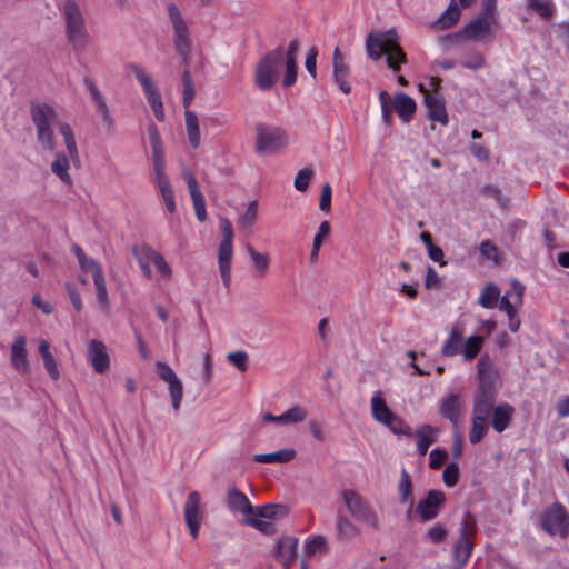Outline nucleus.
I'll return each mask as SVG.
<instances>
[{
    "mask_svg": "<svg viewBox=\"0 0 569 569\" xmlns=\"http://www.w3.org/2000/svg\"><path fill=\"white\" fill-rule=\"evenodd\" d=\"M30 116L36 128L37 141L43 150H56L57 140L53 129L58 128L63 138L67 153L56 152L51 163V172L64 184L71 186L70 162L79 161V151L72 128L69 123L59 121L56 109L47 103H31Z\"/></svg>",
    "mask_w": 569,
    "mask_h": 569,
    "instance_id": "1",
    "label": "nucleus"
},
{
    "mask_svg": "<svg viewBox=\"0 0 569 569\" xmlns=\"http://www.w3.org/2000/svg\"><path fill=\"white\" fill-rule=\"evenodd\" d=\"M399 41L400 38L393 28L382 32H370L366 39V51L373 61L380 60L385 54L388 67L397 72L400 66L407 62Z\"/></svg>",
    "mask_w": 569,
    "mask_h": 569,
    "instance_id": "2",
    "label": "nucleus"
},
{
    "mask_svg": "<svg viewBox=\"0 0 569 569\" xmlns=\"http://www.w3.org/2000/svg\"><path fill=\"white\" fill-rule=\"evenodd\" d=\"M67 41L76 50H84L91 43L81 6L76 0H64L61 8Z\"/></svg>",
    "mask_w": 569,
    "mask_h": 569,
    "instance_id": "3",
    "label": "nucleus"
},
{
    "mask_svg": "<svg viewBox=\"0 0 569 569\" xmlns=\"http://www.w3.org/2000/svg\"><path fill=\"white\" fill-rule=\"evenodd\" d=\"M340 496L343 506L353 519L372 530L380 529L378 513L362 495L353 489H343L341 490Z\"/></svg>",
    "mask_w": 569,
    "mask_h": 569,
    "instance_id": "4",
    "label": "nucleus"
},
{
    "mask_svg": "<svg viewBox=\"0 0 569 569\" xmlns=\"http://www.w3.org/2000/svg\"><path fill=\"white\" fill-rule=\"evenodd\" d=\"M284 52L281 47L262 57L254 70V83L260 90H270L279 78V71L283 64Z\"/></svg>",
    "mask_w": 569,
    "mask_h": 569,
    "instance_id": "5",
    "label": "nucleus"
},
{
    "mask_svg": "<svg viewBox=\"0 0 569 569\" xmlns=\"http://www.w3.org/2000/svg\"><path fill=\"white\" fill-rule=\"evenodd\" d=\"M289 144L288 133L274 126L259 123L256 127V150L260 154L277 153Z\"/></svg>",
    "mask_w": 569,
    "mask_h": 569,
    "instance_id": "6",
    "label": "nucleus"
},
{
    "mask_svg": "<svg viewBox=\"0 0 569 569\" xmlns=\"http://www.w3.org/2000/svg\"><path fill=\"white\" fill-rule=\"evenodd\" d=\"M168 14L174 31V48L187 64L189 63L192 48L189 28L182 18L180 10L174 3L168 4Z\"/></svg>",
    "mask_w": 569,
    "mask_h": 569,
    "instance_id": "7",
    "label": "nucleus"
},
{
    "mask_svg": "<svg viewBox=\"0 0 569 569\" xmlns=\"http://www.w3.org/2000/svg\"><path fill=\"white\" fill-rule=\"evenodd\" d=\"M220 223L223 238L218 249V263L222 282L226 288H229L231 282V262L233 254V229L231 222L227 218H222Z\"/></svg>",
    "mask_w": 569,
    "mask_h": 569,
    "instance_id": "8",
    "label": "nucleus"
},
{
    "mask_svg": "<svg viewBox=\"0 0 569 569\" xmlns=\"http://www.w3.org/2000/svg\"><path fill=\"white\" fill-rule=\"evenodd\" d=\"M134 254L139 267L147 279H152L151 266H153L163 279L171 280L172 269L161 253L149 247H142L141 249L136 250Z\"/></svg>",
    "mask_w": 569,
    "mask_h": 569,
    "instance_id": "9",
    "label": "nucleus"
},
{
    "mask_svg": "<svg viewBox=\"0 0 569 569\" xmlns=\"http://www.w3.org/2000/svg\"><path fill=\"white\" fill-rule=\"evenodd\" d=\"M542 529L551 536L566 538L569 531V517L562 505L555 502L545 509L541 518Z\"/></svg>",
    "mask_w": 569,
    "mask_h": 569,
    "instance_id": "10",
    "label": "nucleus"
},
{
    "mask_svg": "<svg viewBox=\"0 0 569 569\" xmlns=\"http://www.w3.org/2000/svg\"><path fill=\"white\" fill-rule=\"evenodd\" d=\"M131 70L136 76L138 82L141 84L146 98L154 113L158 121L164 120V109L161 100V96L153 83L151 76L140 66L132 64Z\"/></svg>",
    "mask_w": 569,
    "mask_h": 569,
    "instance_id": "11",
    "label": "nucleus"
},
{
    "mask_svg": "<svg viewBox=\"0 0 569 569\" xmlns=\"http://www.w3.org/2000/svg\"><path fill=\"white\" fill-rule=\"evenodd\" d=\"M446 503V496L440 490H430L427 496L413 505V518L421 522H428L438 517Z\"/></svg>",
    "mask_w": 569,
    "mask_h": 569,
    "instance_id": "12",
    "label": "nucleus"
},
{
    "mask_svg": "<svg viewBox=\"0 0 569 569\" xmlns=\"http://www.w3.org/2000/svg\"><path fill=\"white\" fill-rule=\"evenodd\" d=\"M183 516L190 536L196 540L204 519V509L201 505V496L198 491H191L188 495L183 506Z\"/></svg>",
    "mask_w": 569,
    "mask_h": 569,
    "instance_id": "13",
    "label": "nucleus"
},
{
    "mask_svg": "<svg viewBox=\"0 0 569 569\" xmlns=\"http://www.w3.org/2000/svg\"><path fill=\"white\" fill-rule=\"evenodd\" d=\"M156 372L168 385L169 395L171 398V406L174 411H179L182 397H183V385L178 378L173 369L163 361H156Z\"/></svg>",
    "mask_w": 569,
    "mask_h": 569,
    "instance_id": "14",
    "label": "nucleus"
},
{
    "mask_svg": "<svg viewBox=\"0 0 569 569\" xmlns=\"http://www.w3.org/2000/svg\"><path fill=\"white\" fill-rule=\"evenodd\" d=\"M476 533L475 525L472 521H463L460 528V535L453 548V559L458 568H462L469 560L472 549V536Z\"/></svg>",
    "mask_w": 569,
    "mask_h": 569,
    "instance_id": "15",
    "label": "nucleus"
},
{
    "mask_svg": "<svg viewBox=\"0 0 569 569\" xmlns=\"http://www.w3.org/2000/svg\"><path fill=\"white\" fill-rule=\"evenodd\" d=\"M81 270L92 276L99 307L104 313H109L110 300L101 264L94 259H92L91 261L88 262V264H84V267Z\"/></svg>",
    "mask_w": 569,
    "mask_h": 569,
    "instance_id": "16",
    "label": "nucleus"
},
{
    "mask_svg": "<svg viewBox=\"0 0 569 569\" xmlns=\"http://www.w3.org/2000/svg\"><path fill=\"white\" fill-rule=\"evenodd\" d=\"M419 90L423 93L429 118L432 121L440 122L442 126H447L449 118L443 97L439 92H429L423 83L419 84Z\"/></svg>",
    "mask_w": 569,
    "mask_h": 569,
    "instance_id": "17",
    "label": "nucleus"
},
{
    "mask_svg": "<svg viewBox=\"0 0 569 569\" xmlns=\"http://www.w3.org/2000/svg\"><path fill=\"white\" fill-rule=\"evenodd\" d=\"M299 540L291 536L278 539L273 550V558L284 568L289 569L296 561Z\"/></svg>",
    "mask_w": 569,
    "mask_h": 569,
    "instance_id": "18",
    "label": "nucleus"
},
{
    "mask_svg": "<svg viewBox=\"0 0 569 569\" xmlns=\"http://www.w3.org/2000/svg\"><path fill=\"white\" fill-rule=\"evenodd\" d=\"M332 68L335 82L339 86V89L345 94H349L351 92V86L348 82L350 68L346 62L343 53L340 51L338 47L333 50Z\"/></svg>",
    "mask_w": 569,
    "mask_h": 569,
    "instance_id": "19",
    "label": "nucleus"
},
{
    "mask_svg": "<svg viewBox=\"0 0 569 569\" xmlns=\"http://www.w3.org/2000/svg\"><path fill=\"white\" fill-rule=\"evenodd\" d=\"M183 179L188 186V190L193 203L194 212L199 221H204L207 218L204 198L198 187L197 179L190 170L182 172Z\"/></svg>",
    "mask_w": 569,
    "mask_h": 569,
    "instance_id": "20",
    "label": "nucleus"
},
{
    "mask_svg": "<svg viewBox=\"0 0 569 569\" xmlns=\"http://www.w3.org/2000/svg\"><path fill=\"white\" fill-rule=\"evenodd\" d=\"M84 86H86L92 101L96 104L97 113L101 117V119L107 124V127L111 128L113 126V118H112L111 111L107 104L104 97L98 89L96 82L91 78H86Z\"/></svg>",
    "mask_w": 569,
    "mask_h": 569,
    "instance_id": "21",
    "label": "nucleus"
},
{
    "mask_svg": "<svg viewBox=\"0 0 569 569\" xmlns=\"http://www.w3.org/2000/svg\"><path fill=\"white\" fill-rule=\"evenodd\" d=\"M26 343L27 341L23 336H17L10 348L11 366L21 373H28L30 371Z\"/></svg>",
    "mask_w": 569,
    "mask_h": 569,
    "instance_id": "22",
    "label": "nucleus"
},
{
    "mask_svg": "<svg viewBox=\"0 0 569 569\" xmlns=\"http://www.w3.org/2000/svg\"><path fill=\"white\" fill-rule=\"evenodd\" d=\"M88 360L98 373H102L109 368V356L103 342L99 340H91L89 342Z\"/></svg>",
    "mask_w": 569,
    "mask_h": 569,
    "instance_id": "23",
    "label": "nucleus"
},
{
    "mask_svg": "<svg viewBox=\"0 0 569 569\" xmlns=\"http://www.w3.org/2000/svg\"><path fill=\"white\" fill-rule=\"evenodd\" d=\"M227 507L231 512H237L243 516L253 513V507L248 497L236 487H231L227 491Z\"/></svg>",
    "mask_w": 569,
    "mask_h": 569,
    "instance_id": "24",
    "label": "nucleus"
},
{
    "mask_svg": "<svg viewBox=\"0 0 569 569\" xmlns=\"http://www.w3.org/2000/svg\"><path fill=\"white\" fill-rule=\"evenodd\" d=\"M495 407L493 396L489 391H480L475 396L472 419L488 421Z\"/></svg>",
    "mask_w": 569,
    "mask_h": 569,
    "instance_id": "25",
    "label": "nucleus"
},
{
    "mask_svg": "<svg viewBox=\"0 0 569 569\" xmlns=\"http://www.w3.org/2000/svg\"><path fill=\"white\" fill-rule=\"evenodd\" d=\"M299 50L298 40L290 41L288 46V50L284 53L283 61L286 63L284 77L282 80V84L286 88H289L296 83L297 80V53Z\"/></svg>",
    "mask_w": 569,
    "mask_h": 569,
    "instance_id": "26",
    "label": "nucleus"
},
{
    "mask_svg": "<svg viewBox=\"0 0 569 569\" xmlns=\"http://www.w3.org/2000/svg\"><path fill=\"white\" fill-rule=\"evenodd\" d=\"M335 530L336 537L340 541H349L361 533L359 526L342 513H338L336 518Z\"/></svg>",
    "mask_w": 569,
    "mask_h": 569,
    "instance_id": "27",
    "label": "nucleus"
},
{
    "mask_svg": "<svg viewBox=\"0 0 569 569\" xmlns=\"http://www.w3.org/2000/svg\"><path fill=\"white\" fill-rule=\"evenodd\" d=\"M497 23L488 18L479 17L470 21L463 29L467 38L480 40L492 33V27Z\"/></svg>",
    "mask_w": 569,
    "mask_h": 569,
    "instance_id": "28",
    "label": "nucleus"
},
{
    "mask_svg": "<svg viewBox=\"0 0 569 569\" xmlns=\"http://www.w3.org/2000/svg\"><path fill=\"white\" fill-rule=\"evenodd\" d=\"M465 328L456 323L450 328L448 339L445 341L441 352L446 357H452L460 352L462 348Z\"/></svg>",
    "mask_w": 569,
    "mask_h": 569,
    "instance_id": "29",
    "label": "nucleus"
},
{
    "mask_svg": "<svg viewBox=\"0 0 569 569\" xmlns=\"http://www.w3.org/2000/svg\"><path fill=\"white\" fill-rule=\"evenodd\" d=\"M398 491L400 495L401 503H409V508L406 512L408 520H413V497H412V482L407 470L402 469L400 479L398 482Z\"/></svg>",
    "mask_w": 569,
    "mask_h": 569,
    "instance_id": "30",
    "label": "nucleus"
},
{
    "mask_svg": "<svg viewBox=\"0 0 569 569\" xmlns=\"http://www.w3.org/2000/svg\"><path fill=\"white\" fill-rule=\"evenodd\" d=\"M463 411V401L457 395L446 397L440 406L441 415L453 423H458Z\"/></svg>",
    "mask_w": 569,
    "mask_h": 569,
    "instance_id": "31",
    "label": "nucleus"
},
{
    "mask_svg": "<svg viewBox=\"0 0 569 569\" xmlns=\"http://www.w3.org/2000/svg\"><path fill=\"white\" fill-rule=\"evenodd\" d=\"M513 412H515V409L509 403H502L497 407H493V410L491 413V416H492L491 423H492V428L495 429V431H497L499 433L505 431L511 422Z\"/></svg>",
    "mask_w": 569,
    "mask_h": 569,
    "instance_id": "32",
    "label": "nucleus"
},
{
    "mask_svg": "<svg viewBox=\"0 0 569 569\" xmlns=\"http://www.w3.org/2000/svg\"><path fill=\"white\" fill-rule=\"evenodd\" d=\"M297 452L293 448H284L270 453H257L253 460L258 463H288L293 460Z\"/></svg>",
    "mask_w": 569,
    "mask_h": 569,
    "instance_id": "33",
    "label": "nucleus"
},
{
    "mask_svg": "<svg viewBox=\"0 0 569 569\" xmlns=\"http://www.w3.org/2000/svg\"><path fill=\"white\" fill-rule=\"evenodd\" d=\"M393 109L403 122H409L416 112V102L408 94L400 92L395 97Z\"/></svg>",
    "mask_w": 569,
    "mask_h": 569,
    "instance_id": "34",
    "label": "nucleus"
},
{
    "mask_svg": "<svg viewBox=\"0 0 569 569\" xmlns=\"http://www.w3.org/2000/svg\"><path fill=\"white\" fill-rule=\"evenodd\" d=\"M39 353L42 358L44 368L48 375L53 379L58 380L60 378V371L58 368V362L54 356L50 351V345L47 340L41 339L38 346Z\"/></svg>",
    "mask_w": 569,
    "mask_h": 569,
    "instance_id": "35",
    "label": "nucleus"
},
{
    "mask_svg": "<svg viewBox=\"0 0 569 569\" xmlns=\"http://www.w3.org/2000/svg\"><path fill=\"white\" fill-rule=\"evenodd\" d=\"M371 409L373 418L380 423H391L396 420V415L388 408L386 401L380 396L371 399Z\"/></svg>",
    "mask_w": 569,
    "mask_h": 569,
    "instance_id": "36",
    "label": "nucleus"
},
{
    "mask_svg": "<svg viewBox=\"0 0 569 569\" xmlns=\"http://www.w3.org/2000/svg\"><path fill=\"white\" fill-rule=\"evenodd\" d=\"M186 130L189 143L197 149L200 146V129L198 117L193 111L187 109L184 111Z\"/></svg>",
    "mask_w": 569,
    "mask_h": 569,
    "instance_id": "37",
    "label": "nucleus"
},
{
    "mask_svg": "<svg viewBox=\"0 0 569 569\" xmlns=\"http://www.w3.org/2000/svg\"><path fill=\"white\" fill-rule=\"evenodd\" d=\"M437 430L429 426H421L416 432L417 449L421 456H425L429 447L435 442Z\"/></svg>",
    "mask_w": 569,
    "mask_h": 569,
    "instance_id": "38",
    "label": "nucleus"
},
{
    "mask_svg": "<svg viewBox=\"0 0 569 569\" xmlns=\"http://www.w3.org/2000/svg\"><path fill=\"white\" fill-rule=\"evenodd\" d=\"M460 18V9L452 1L447 10L432 23L433 28L446 30L455 26Z\"/></svg>",
    "mask_w": 569,
    "mask_h": 569,
    "instance_id": "39",
    "label": "nucleus"
},
{
    "mask_svg": "<svg viewBox=\"0 0 569 569\" xmlns=\"http://www.w3.org/2000/svg\"><path fill=\"white\" fill-rule=\"evenodd\" d=\"M483 338L481 336L475 335L470 336L466 339V341H462V348L460 352L463 356V359L466 361H470L473 358L477 357V355L480 352L483 346Z\"/></svg>",
    "mask_w": 569,
    "mask_h": 569,
    "instance_id": "40",
    "label": "nucleus"
},
{
    "mask_svg": "<svg viewBox=\"0 0 569 569\" xmlns=\"http://www.w3.org/2000/svg\"><path fill=\"white\" fill-rule=\"evenodd\" d=\"M253 516L264 519L282 518L288 515V508L282 505H264L253 508Z\"/></svg>",
    "mask_w": 569,
    "mask_h": 569,
    "instance_id": "41",
    "label": "nucleus"
},
{
    "mask_svg": "<svg viewBox=\"0 0 569 569\" xmlns=\"http://www.w3.org/2000/svg\"><path fill=\"white\" fill-rule=\"evenodd\" d=\"M258 218V201L252 200L246 211L240 216L238 220V227L242 231H249L256 223Z\"/></svg>",
    "mask_w": 569,
    "mask_h": 569,
    "instance_id": "42",
    "label": "nucleus"
},
{
    "mask_svg": "<svg viewBox=\"0 0 569 569\" xmlns=\"http://www.w3.org/2000/svg\"><path fill=\"white\" fill-rule=\"evenodd\" d=\"M246 249H247L249 257L251 258V261L253 263L256 271L260 276H264L270 266L269 254L260 253V252L256 251L251 244H247Z\"/></svg>",
    "mask_w": 569,
    "mask_h": 569,
    "instance_id": "43",
    "label": "nucleus"
},
{
    "mask_svg": "<svg viewBox=\"0 0 569 569\" xmlns=\"http://www.w3.org/2000/svg\"><path fill=\"white\" fill-rule=\"evenodd\" d=\"M499 297V288L493 283H488L481 291L479 303L486 309H492L497 306Z\"/></svg>",
    "mask_w": 569,
    "mask_h": 569,
    "instance_id": "44",
    "label": "nucleus"
},
{
    "mask_svg": "<svg viewBox=\"0 0 569 569\" xmlns=\"http://www.w3.org/2000/svg\"><path fill=\"white\" fill-rule=\"evenodd\" d=\"M305 551L307 556H315L317 553L325 555L328 552L327 539L323 536H313L306 540Z\"/></svg>",
    "mask_w": 569,
    "mask_h": 569,
    "instance_id": "45",
    "label": "nucleus"
},
{
    "mask_svg": "<svg viewBox=\"0 0 569 569\" xmlns=\"http://www.w3.org/2000/svg\"><path fill=\"white\" fill-rule=\"evenodd\" d=\"M531 10L538 13L542 19L548 20L555 13V4L551 0H527Z\"/></svg>",
    "mask_w": 569,
    "mask_h": 569,
    "instance_id": "46",
    "label": "nucleus"
},
{
    "mask_svg": "<svg viewBox=\"0 0 569 569\" xmlns=\"http://www.w3.org/2000/svg\"><path fill=\"white\" fill-rule=\"evenodd\" d=\"M330 223L328 221H322L318 228V231L313 238L312 249L310 253V259L316 261L318 259L319 250L322 246V241L330 233Z\"/></svg>",
    "mask_w": 569,
    "mask_h": 569,
    "instance_id": "47",
    "label": "nucleus"
},
{
    "mask_svg": "<svg viewBox=\"0 0 569 569\" xmlns=\"http://www.w3.org/2000/svg\"><path fill=\"white\" fill-rule=\"evenodd\" d=\"M283 422L284 426L289 425H296L303 422L308 417V410L303 408L302 406L296 405L288 410H286L283 413Z\"/></svg>",
    "mask_w": 569,
    "mask_h": 569,
    "instance_id": "48",
    "label": "nucleus"
},
{
    "mask_svg": "<svg viewBox=\"0 0 569 569\" xmlns=\"http://www.w3.org/2000/svg\"><path fill=\"white\" fill-rule=\"evenodd\" d=\"M488 429H489L488 421H483L480 419L479 420L472 419L471 428L469 431L470 442L473 445L480 442L482 440V438L485 437V435L487 433Z\"/></svg>",
    "mask_w": 569,
    "mask_h": 569,
    "instance_id": "49",
    "label": "nucleus"
},
{
    "mask_svg": "<svg viewBox=\"0 0 569 569\" xmlns=\"http://www.w3.org/2000/svg\"><path fill=\"white\" fill-rule=\"evenodd\" d=\"M182 84H183V106L186 109H188L196 96L192 76H191L190 70H188V69L184 70L182 73Z\"/></svg>",
    "mask_w": 569,
    "mask_h": 569,
    "instance_id": "50",
    "label": "nucleus"
},
{
    "mask_svg": "<svg viewBox=\"0 0 569 569\" xmlns=\"http://www.w3.org/2000/svg\"><path fill=\"white\" fill-rule=\"evenodd\" d=\"M157 186L162 194L163 202H164L168 211L170 213H173L176 211V202H174V196H173V191L170 186V182L162 181V183H158Z\"/></svg>",
    "mask_w": 569,
    "mask_h": 569,
    "instance_id": "51",
    "label": "nucleus"
},
{
    "mask_svg": "<svg viewBox=\"0 0 569 569\" xmlns=\"http://www.w3.org/2000/svg\"><path fill=\"white\" fill-rule=\"evenodd\" d=\"M313 174L315 171L311 168H303L299 170L295 178V188L301 192L306 191Z\"/></svg>",
    "mask_w": 569,
    "mask_h": 569,
    "instance_id": "52",
    "label": "nucleus"
},
{
    "mask_svg": "<svg viewBox=\"0 0 569 569\" xmlns=\"http://www.w3.org/2000/svg\"><path fill=\"white\" fill-rule=\"evenodd\" d=\"M153 170L156 173V183H162V181H169L164 173V152L152 153Z\"/></svg>",
    "mask_w": 569,
    "mask_h": 569,
    "instance_id": "53",
    "label": "nucleus"
},
{
    "mask_svg": "<svg viewBox=\"0 0 569 569\" xmlns=\"http://www.w3.org/2000/svg\"><path fill=\"white\" fill-rule=\"evenodd\" d=\"M461 63L468 69L478 70L485 66V58L480 52L472 51L463 57Z\"/></svg>",
    "mask_w": 569,
    "mask_h": 569,
    "instance_id": "54",
    "label": "nucleus"
},
{
    "mask_svg": "<svg viewBox=\"0 0 569 569\" xmlns=\"http://www.w3.org/2000/svg\"><path fill=\"white\" fill-rule=\"evenodd\" d=\"M227 360L242 372L248 368V353L246 351L230 352L227 355Z\"/></svg>",
    "mask_w": 569,
    "mask_h": 569,
    "instance_id": "55",
    "label": "nucleus"
},
{
    "mask_svg": "<svg viewBox=\"0 0 569 569\" xmlns=\"http://www.w3.org/2000/svg\"><path fill=\"white\" fill-rule=\"evenodd\" d=\"M259 517L257 518H247L244 520V522L247 525H249L250 527L263 532V533H267V535H270V533H273L274 532V528H273V525L266 520V519H258Z\"/></svg>",
    "mask_w": 569,
    "mask_h": 569,
    "instance_id": "56",
    "label": "nucleus"
},
{
    "mask_svg": "<svg viewBox=\"0 0 569 569\" xmlns=\"http://www.w3.org/2000/svg\"><path fill=\"white\" fill-rule=\"evenodd\" d=\"M523 292L525 287H516V293H513L512 307L510 309H506L505 312L508 315L509 319L517 318L518 310L522 306L523 302Z\"/></svg>",
    "mask_w": 569,
    "mask_h": 569,
    "instance_id": "57",
    "label": "nucleus"
},
{
    "mask_svg": "<svg viewBox=\"0 0 569 569\" xmlns=\"http://www.w3.org/2000/svg\"><path fill=\"white\" fill-rule=\"evenodd\" d=\"M445 483L449 487L455 486L459 480V468L457 463H449L442 473Z\"/></svg>",
    "mask_w": 569,
    "mask_h": 569,
    "instance_id": "58",
    "label": "nucleus"
},
{
    "mask_svg": "<svg viewBox=\"0 0 569 569\" xmlns=\"http://www.w3.org/2000/svg\"><path fill=\"white\" fill-rule=\"evenodd\" d=\"M148 136L152 148V153L163 152L161 138L156 126L151 124L148 127Z\"/></svg>",
    "mask_w": 569,
    "mask_h": 569,
    "instance_id": "59",
    "label": "nucleus"
},
{
    "mask_svg": "<svg viewBox=\"0 0 569 569\" xmlns=\"http://www.w3.org/2000/svg\"><path fill=\"white\" fill-rule=\"evenodd\" d=\"M516 287H523L517 280L511 282V289L508 290L500 299L499 309L505 311L506 309H510L512 307L513 293H516Z\"/></svg>",
    "mask_w": 569,
    "mask_h": 569,
    "instance_id": "60",
    "label": "nucleus"
},
{
    "mask_svg": "<svg viewBox=\"0 0 569 569\" xmlns=\"http://www.w3.org/2000/svg\"><path fill=\"white\" fill-rule=\"evenodd\" d=\"M447 533H448V531L445 528V526L441 523H437L428 529L427 537L432 542H441L446 539Z\"/></svg>",
    "mask_w": 569,
    "mask_h": 569,
    "instance_id": "61",
    "label": "nucleus"
},
{
    "mask_svg": "<svg viewBox=\"0 0 569 569\" xmlns=\"http://www.w3.org/2000/svg\"><path fill=\"white\" fill-rule=\"evenodd\" d=\"M332 189L329 183H325L321 189L319 208L322 211H329L331 208Z\"/></svg>",
    "mask_w": 569,
    "mask_h": 569,
    "instance_id": "62",
    "label": "nucleus"
},
{
    "mask_svg": "<svg viewBox=\"0 0 569 569\" xmlns=\"http://www.w3.org/2000/svg\"><path fill=\"white\" fill-rule=\"evenodd\" d=\"M396 435L411 436V428L396 416V420L391 423H385Z\"/></svg>",
    "mask_w": 569,
    "mask_h": 569,
    "instance_id": "63",
    "label": "nucleus"
},
{
    "mask_svg": "<svg viewBox=\"0 0 569 569\" xmlns=\"http://www.w3.org/2000/svg\"><path fill=\"white\" fill-rule=\"evenodd\" d=\"M447 456L448 455L445 450L433 449L430 452V463H429L430 468L439 469L445 463Z\"/></svg>",
    "mask_w": 569,
    "mask_h": 569,
    "instance_id": "64",
    "label": "nucleus"
}]
</instances>
